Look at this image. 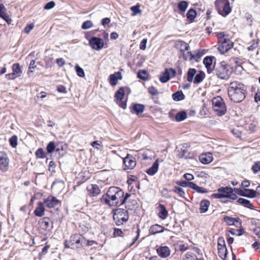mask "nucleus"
I'll return each mask as SVG.
<instances>
[{"instance_id":"de8ad7c7","label":"nucleus","mask_w":260,"mask_h":260,"mask_svg":"<svg viewBox=\"0 0 260 260\" xmlns=\"http://www.w3.org/2000/svg\"><path fill=\"white\" fill-rule=\"evenodd\" d=\"M148 76L147 72L146 70H143L139 71L138 73V77L141 79L144 80L146 79Z\"/></svg>"},{"instance_id":"c03bdc74","label":"nucleus","mask_w":260,"mask_h":260,"mask_svg":"<svg viewBox=\"0 0 260 260\" xmlns=\"http://www.w3.org/2000/svg\"><path fill=\"white\" fill-rule=\"evenodd\" d=\"M124 95V92L123 88H120L119 90L116 92L115 97L118 100H122Z\"/></svg>"},{"instance_id":"393cba45","label":"nucleus","mask_w":260,"mask_h":260,"mask_svg":"<svg viewBox=\"0 0 260 260\" xmlns=\"http://www.w3.org/2000/svg\"><path fill=\"white\" fill-rule=\"evenodd\" d=\"M145 106L142 104H134L132 110L133 112L135 113L137 115H139L143 112Z\"/></svg>"},{"instance_id":"2f4dec72","label":"nucleus","mask_w":260,"mask_h":260,"mask_svg":"<svg viewBox=\"0 0 260 260\" xmlns=\"http://www.w3.org/2000/svg\"><path fill=\"white\" fill-rule=\"evenodd\" d=\"M185 98L182 91H177L172 94V98L175 101H180L183 100Z\"/></svg>"},{"instance_id":"c9c22d12","label":"nucleus","mask_w":260,"mask_h":260,"mask_svg":"<svg viewBox=\"0 0 260 260\" xmlns=\"http://www.w3.org/2000/svg\"><path fill=\"white\" fill-rule=\"evenodd\" d=\"M140 5L139 4H137L131 7L130 9L133 12L131 14L132 16H136L137 14L142 13V10H140Z\"/></svg>"},{"instance_id":"f3484780","label":"nucleus","mask_w":260,"mask_h":260,"mask_svg":"<svg viewBox=\"0 0 260 260\" xmlns=\"http://www.w3.org/2000/svg\"><path fill=\"white\" fill-rule=\"evenodd\" d=\"M224 221L229 225H235L237 227L241 226V223L239 218H233L229 216H225L223 218Z\"/></svg>"},{"instance_id":"f704fd0d","label":"nucleus","mask_w":260,"mask_h":260,"mask_svg":"<svg viewBox=\"0 0 260 260\" xmlns=\"http://www.w3.org/2000/svg\"><path fill=\"white\" fill-rule=\"evenodd\" d=\"M197 71L194 69H189L187 72V81L188 82L193 81L194 75L196 74Z\"/></svg>"},{"instance_id":"e2e57ef3","label":"nucleus","mask_w":260,"mask_h":260,"mask_svg":"<svg viewBox=\"0 0 260 260\" xmlns=\"http://www.w3.org/2000/svg\"><path fill=\"white\" fill-rule=\"evenodd\" d=\"M36 68V66L35 64V61L34 60H32L29 66V71L31 73L34 72V70Z\"/></svg>"},{"instance_id":"412c9836","label":"nucleus","mask_w":260,"mask_h":260,"mask_svg":"<svg viewBox=\"0 0 260 260\" xmlns=\"http://www.w3.org/2000/svg\"><path fill=\"white\" fill-rule=\"evenodd\" d=\"M165 230L164 227L159 224H154L152 225L149 230V233L150 234L154 235L157 233L163 232Z\"/></svg>"},{"instance_id":"cd10ccee","label":"nucleus","mask_w":260,"mask_h":260,"mask_svg":"<svg viewBox=\"0 0 260 260\" xmlns=\"http://www.w3.org/2000/svg\"><path fill=\"white\" fill-rule=\"evenodd\" d=\"M237 202L241 205H242L243 206L248 208L249 209H253V206L250 201L245 199L243 198H239L237 200Z\"/></svg>"},{"instance_id":"6e6d98bb","label":"nucleus","mask_w":260,"mask_h":260,"mask_svg":"<svg viewBox=\"0 0 260 260\" xmlns=\"http://www.w3.org/2000/svg\"><path fill=\"white\" fill-rule=\"evenodd\" d=\"M183 58L184 59L186 60H189L190 61H192V52L190 51H187V52H183L182 53Z\"/></svg>"},{"instance_id":"69168bd1","label":"nucleus","mask_w":260,"mask_h":260,"mask_svg":"<svg viewBox=\"0 0 260 260\" xmlns=\"http://www.w3.org/2000/svg\"><path fill=\"white\" fill-rule=\"evenodd\" d=\"M166 71H168V73H169V76L171 77H173L176 75V71L174 69L172 68L166 69Z\"/></svg>"},{"instance_id":"ddd939ff","label":"nucleus","mask_w":260,"mask_h":260,"mask_svg":"<svg viewBox=\"0 0 260 260\" xmlns=\"http://www.w3.org/2000/svg\"><path fill=\"white\" fill-rule=\"evenodd\" d=\"M156 253L161 258H166L170 255L171 250L167 246H160L156 249Z\"/></svg>"},{"instance_id":"79ce46f5","label":"nucleus","mask_w":260,"mask_h":260,"mask_svg":"<svg viewBox=\"0 0 260 260\" xmlns=\"http://www.w3.org/2000/svg\"><path fill=\"white\" fill-rule=\"evenodd\" d=\"M196 15H197V12L196 11L193 9H189L187 14H186V17L187 18L189 19L190 20H193L196 17Z\"/></svg>"},{"instance_id":"5701e85b","label":"nucleus","mask_w":260,"mask_h":260,"mask_svg":"<svg viewBox=\"0 0 260 260\" xmlns=\"http://www.w3.org/2000/svg\"><path fill=\"white\" fill-rule=\"evenodd\" d=\"M212 61V58L210 56H206L203 60V63L207 68L208 73H211L212 71V69L211 68Z\"/></svg>"},{"instance_id":"6ab92c4d","label":"nucleus","mask_w":260,"mask_h":260,"mask_svg":"<svg viewBox=\"0 0 260 260\" xmlns=\"http://www.w3.org/2000/svg\"><path fill=\"white\" fill-rule=\"evenodd\" d=\"M45 210L44 204L41 202H39L37 203V207L34 211V214L38 217H42L44 215Z\"/></svg>"},{"instance_id":"a19ab883","label":"nucleus","mask_w":260,"mask_h":260,"mask_svg":"<svg viewBox=\"0 0 260 260\" xmlns=\"http://www.w3.org/2000/svg\"><path fill=\"white\" fill-rule=\"evenodd\" d=\"M188 3L186 1H182L178 4V8L180 11L184 12L188 7Z\"/></svg>"},{"instance_id":"7c9ffc66","label":"nucleus","mask_w":260,"mask_h":260,"mask_svg":"<svg viewBox=\"0 0 260 260\" xmlns=\"http://www.w3.org/2000/svg\"><path fill=\"white\" fill-rule=\"evenodd\" d=\"M177 45L180 46V50L182 53H183V52H185V51H188L189 49V46L188 44L183 41H179L177 43Z\"/></svg>"},{"instance_id":"bb28decb","label":"nucleus","mask_w":260,"mask_h":260,"mask_svg":"<svg viewBox=\"0 0 260 260\" xmlns=\"http://www.w3.org/2000/svg\"><path fill=\"white\" fill-rule=\"evenodd\" d=\"M153 157V153L151 151L148 150L141 154V158L142 161L151 160Z\"/></svg>"},{"instance_id":"f8f14e48","label":"nucleus","mask_w":260,"mask_h":260,"mask_svg":"<svg viewBox=\"0 0 260 260\" xmlns=\"http://www.w3.org/2000/svg\"><path fill=\"white\" fill-rule=\"evenodd\" d=\"M70 240V242L73 244L74 248L75 244H76V248H79L82 247L81 243L84 240V238L81 235L75 234L71 236Z\"/></svg>"},{"instance_id":"5fc2aeb1","label":"nucleus","mask_w":260,"mask_h":260,"mask_svg":"<svg viewBox=\"0 0 260 260\" xmlns=\"http://www.w3.org/2000/svg\"><path fill=\"white\" fill-rule=\"evenodd\" d=\"M254 174L257 173L258 171H260V161H256L254 163L253 166L251 168Z\"/></svg>"},{"instance_id":"a878e982","label":"nucleus","mask_w":260,"mask_h":260,"mask_svg":"<svg viewBox=\"0 0 260 260\" xmlns=\"http://www.w3.org/2000/svg\"><path fill=\"white\" fill-rule=\"evenodd\" d=\"M159 164L157 160H156L151 167L147 170L146 173L150 175H154L158 170Z\"/></svg>"},{"instance_id":"4c0bfd02","label":"nucleus","mask_w":260,"mask_h":260,"mask_svg":"<svg viewBox=\"0 0 260 260\" xmlns=\"http://www.w3.org/2000/svg\"><path fill=\"white\" fill-rule=\"evenodd\" d=\"M186 113L184 111H181L178 112L176 115L175 119L177 121H181L184 120L186 118Z\"/></svg>"},{"instance_id":"c756f323","label":"nucleus","mask_w":260,"mask_h":260,"mask_svg":"<svg viewBox=\"0 0 260 260\" xmlns=\"http://www.w3.org/2000/svg\"><path fill=\"white\" fill-rule=\"evenodd\" d=\"M232 190V188L230 187H221L217 189V192H219L224 196V198H228L229 192Z\"/></svg>"},{"instance_id":"58836bf2","label":"nucleus","mask_w":260,"mask_h":260,"mask_svg":"<svg viewBox=\"0 0 260 260\" xmlns=\"http://www.w3.org/2000/svg\"><path fill=\"white\" fill-rule=\"evenodd\" d=\"M170 79L169 73H168V71H165L159 77V80L162 83H166L168 82Z\"/></svg>"},{"instance_id":"20e7f679","label":"nucleus","mask_w":260,"mask_h":260,"mask_svg":"<svg viewBox=\"0 0 260 260\" xmlns=\"http://www.w3.org/2000/svg\"><path fill=\"white\" fill-rule=\"evenodd\" d=\"M129 216L127 210L123 209H117L113 214V219L117 225L120 226L125 223Z\"/></svg>"},{"instance_id":"37998d69","label":"nucleus","mask_w":260,"mask_h":260,"mask_svg":"<svg viewBox=\"0 0 260 260\" xmlns=\"http://www.w3.org/2000/svg\"><path fill=\"white\" fill-rule=\"evenodd\" d=\"M173 191L178 194L180 197L183 198L185 195V192L183 189L180 187L175 186L173 189Z\"/></svg>"},{"instance_id":"39448f33","label":"nucleus","mask_w":260,"mask_h":260,"mask_svg":"<svg viewBox=\"0 0 260 260\" xmlns=\"http://www.w3.org/2000/svg\"><path fill=\"white\" fill-rule=\"evenodd\" d=\"M212 102L213 109L217 115L221 116L225 113L226 106L223 99L220 96H217L214 98Z\"/></svg>"},{"instance_id":"bf43d9fd","label":"nucleus","mask_w":260,"mask_h":260,"mask_svg":"<svg viewBox=\"0 0 260 260\" xmlns=\"http://www.w3.org/2000/svg\"><path fill=\"white\" fill-rule=\"evenodd\" d=\"M258 40H257V41H253L252 44L250 45L248 47V50L249 51H252V50H253L254 49L257 48V47L258 46Z\"/></svg>"},{"instance_id":"4468645a","label":"nucleus","mask_w":260,"mask_h":260,"mask_svg":"<svg viewBox=\"0 0 260 260\" xmlns=\"http://www.w3.org/2000/svg\"><path fill=\"white\" fill-rule=\"evenodd\" d=\"M235 190L238 194L248 198H253L255 197V191L253 189L235 188Z\"/></svg>"},{"instance_id":"dca6fc26","label":"nucleus","mask_w":260,"mask_h":260,"mask_svg":"<svg viewBox=\"0 0 260 260\" xmlns=\"http://www.w3.org/2000/svg\"><path fill=\"white\" fill-rule=\"evenodd\" d=\"M122 79V75L120 72H117L109 76V82L112 86L116 85L118 83V80Z\"/></svg>"},{"instance_id":"4d7b16f0","label":"nucleus","mask_w":260,"mask_h":260,"mask_svg":"<svg viewBox=\"0 0 260 260\" xmlns=\"http://www.w3.org/2000/svg\"><path fill=\"white\" fill-rule=\"evenodd\" d=\"M148 91L152 95H156L158 94L157 89L153 86H150L148 88Z\"/></svg>"},{"instance_id":"a211bd4d","label":"nucleus","mask_w":260,"mask_h":260,"mask_svg":"<svg viewBox=\"0 0 260 260\" xmlns=\"http://www.w3.org/2000/svg\"><path fill=\"white\" fill-rule=\"evenodd\" d=\"M199 159L202 163L208 164L213 160L212 154L210 152L202 154L199 156Z\"/></svg>"},{"instance_id":"8fccbe9b","label":"nucleus","mask_w":260,"mask_h":260,"mask_svg":"<svg viewBox=\"0 0 260 260\" xmlns=\"http://www.w3.org/2000/svg\"><path fill=\"white\" fill-rule=\"evenodd\" d=\"M202 55V54L199 50H196L193 51V52H192V61L193 60L197 61L201 57Z\"/></svg>"},{"instance_id":"774afa93","label":"nucleus","mask_w":260,"mask_h":260,"mask_svg":"<svg viewBox=\"0 0 260 260\" xmlns=\"http://www.w3.org/2000/svg\"><path fill=\"white\" fill-rule=\"evenodd\" d=\"M254 234L260 239V227H256L253 230Z\"/></svg>"},{"instance_id":"9b49d317","label":"nucleus","mask_w":260,"mask_h":260,"mask_svg":"<svg viewBox=\"0 0 260 260\" xmlns=\"http://www.w3.org/2000/svg\"><path fill=\"white\" fill-rule=\"evenodd\" d=\"M9 164L7 154L4 151H0V169L2 171H6Z\"/></svg>"},{"instance_id":"c85d7f7f","label":"nucleus","mask_w":260,"mask_h":260,"mask_svg":"<svg viewBox=\"0 0 260 260\" xmlns=\"http://www.w3.org/2000/svg\"><path fill=\"white\" fill-rule=\"evenodd\" d=\"M13 75L17 77H20L22 73L21 69L18 63H14L12 66Z\"/></svg>"},{"instance_id":"4be33fe9","label":"nucleus","mask_w":260,"mask_h":260,"mask_svg":"<svg viewBox=\"0 0 260 260\" xmlns=\"http://www.w3.org/2000/svg\"><path fill=\"white\" fill-rule=\"evenodd\" d=\"M168 215V212L165 206L162 204H159L158 206V216L161 219H165Z\"/></svg>"},{"instance_id":"72a5a7b5","label":"nucleus","mask_w":260,"mask_h":260,"mask_svg":"<svg viewBox=\"0 0 260 260\" xmlns=\"http://www.w3.org/2000/svg\"><path fill=\"white\" fill-rule=\"evenodd\" d=\"M183 260H201L197 257V256L191 252H187L183 258Z\"/></svg>"},{"instance_id":"f257e3e1","label":"nucleus","mask_w":260,"mask_h":260,"mask_svg":"<svg viewBox=\"0 0 260 260\" xmlns=\"http://www.w3.org/2000/svg\"><path fill=\"white\" fill-rule=\"evenodd\" d=\"M124 192L119 187H110L106 193L101 199L102 203L109 206L115 207L121 205V201Z\"/></svg>"},{"instance_id":"6e6552de","label":"nucleus","mask_w":260,"mask_h":260,"mask_svg":"<svg viewBox=\"0 0 260 260\" xmlns=\"http://www.w3.org/2000/svg\"><path fill=\"white\" fill-rule=\"evenodd\" d=\"M234 43L230 39H223L221 41V44L218 50L221 54H224L233 47Z\"/></svg>"},{"instance_id":"49530a36","label":"nucleus","mask_w":260,"mask_h":260,"mask_svg":"<svg viewBox=\"0 0 260 260\" xmlns=\"http://www.w3.org/2000/svg\"><path fill=\"white\" fill-rule=\"evenodd\" d=\"M17 140L16 136H13L9 139L10 144L13 148H15L17 146Z\"/></svg>"},{"instance_id":"338daca9","label":"nucleus","mask_w":260,"mask_h":260,"mask_svg":"<svg viewBox=\"0 0 260 260\" xmlns=\"http://www.w3.org/2000/svg\"><path fill=\"white\" fill-rule=\"evenodd\" d=\"M184 178L187 181H191L194 179L193 176L189 173H186L183 175Z\"/></svg>"},{"instance_id":"e433bc0d","label":"nucleus","mask_w":260,"mask_h":260,"mask_svg":"<svg viewBox=\"0 0 260 260\" xmlns=\"http://www.w3.org/2000/svg\"><path fill=\"white\" fill-rule=\"evenodd\" d=\"M205 77V74L203 72H200L199 74H197L193 79V82L194 83H199L201 82Z\"/></svg>"},{"instance_id":"680f3d73","label":"nucleus","mask_w":260,"mask_h":260,"mask_svg":"<svg viewBox=\"0 0 260 260\" xmlns=\"http://www.w3.org/2000/svg\"><path fill=\"white\" fill-rule=\"evenodd\" d=\"M55 6V3L53 1H51L47 3L44 6V9L49 10L53 8Z\"/></svg>"},{"instance_id":"3c124183","label":"nucleus","mask_w":260,"mask_h":260,"mask_svg":"<svg viewBox=\"0 0 260 260\" xmlns=\"http://www.w3.org/2000/svg\"><path fill=\"white\" fill-rule=\"evenodd\" d=\"M93 26V23L91 21L87 20L83 22L82 25V28L83 29H87L91 28Z\"/></svg>"},{"instance_id":"0e129e2a","label":"nucleus","mask_w":260,"mask_h":260,"mask_svg":"<svg viewBox=\"0 0 260 260\" xmlns=\"http://www.w3.org/2000/svg\"><path fill=\"white\" fill-rule=\"evenodd\" d=\"M146 44H147V39H143L140 45V49L141 50H145L146 48Z\"/></svg>"},{"instance_id":"864d4df0","label":"nucleus","mask_w":260,"mask_h":260,"mask_svg":"<svg viewBox=\"0 0 260 260\" xmlns=\"http://www.w3.org/2000/svg\"><path fill=\"white\" fill-rule=\"evenodd\" d=\"M6 9L3 4L0 5V17L3 18L7 17Z\"/></svg>"},{"instance_id":"aec40b11","label":"nucleus","mask_w":260,"mask_h":260,"mask_svg":"<svg viewBox=\"0 0 260 260\" xmlns=\"http://www.w3.org/2000/svg\"><path fill=\"white\" fill-rule=\"evenodd\" d=\"M87 190L89 194L92 196H96L101 192L99 187L96 184H89L87 187Z\"/></svg>"},{"instance_id":"0eeeda50","label":"nucleus","mask_w":260,"mask_h":260,"mask_svg":"<svg viewBox=\"0 0 260 260\" xmlns=\"http://www.w3.org/2000/svg\"><path fill=\"white\" fill-rule=\"evenodd\" d=\"M218 254L219 256L223 260H225L228 250L225 244L224 240L222 238H219L218 240Z\"/></svg>"},{"instance_id":"a18cd8bd","label":"nucleus","mask_w":260,"mask_h":260,"mask_svg":"<svg viewBox=\"0 0 260 260\" xmlns=\"http://www.w3.org/2000/svg\"><path fill=\"white\" fill-rule=\"evenodd\" d=\"M75 68L78 76L80 77H84L85 76L84 71L82 68L80 67L78 64L75 66Z\"/></svg>"},{"instance_id":"2eb2a0df","label":"nucleus","mask_w":260,"mask_h":260,"mask_svg":"<svg viewBox=\"0 0 260 260\" xmlns=\"http://www.w3.org/2000/svg\"><path fill=\"white\" fill-rule=\"evenodd\" d=\"M59 201L53 196H48L46 199H44V204L45 206L49 208L55 207L59 203Z\"/></svg>"},{"instance_id":"473e14b6","label":"nucleus","mask_w":260,"mask_h":260,"mask_svg":"<svg viewBox=\"0 0 260 260\" xmlns=\"http://www.w3.org/2000/svg\"><path fill=\"white\" fill-rule=\"evenodd\" d=\"M189 184V187L190 188L193 189V190H196L197 192L199 193H204L206 192V191L205 190V189L203 187H200L198 186L196 184H195L193 182H190Z\"/></svg>"},{"instance_id":"13d9d810","label":"nucleus","mask_w":260,"mask_h":260,"mask_svg":"<svg viewBox=\"0 0 260 260\" xmlns=\"http://www.w3.org/2000/svg\"><path fill=\"white\" fill-rule=\"evenodd\" d=\"M190 182L189 181H177L176 182V183L181 186V187H189V183Z\"/></svg>"},{"instance_id":"052dcab7","label":"nucleus","mask_w":260,"mask_h":260,"mask_svg":"<svg viewBox=\"0 0 260 260\" xmlns=\"http://www.w3.org/2000/svg\"><path fill=\"white\" fill-rule=\"evenodd\" d=\"M34 24L33 23H30L27 24L25 27L24 31L26 34H29V32L34 28Z\"/></svg>"},{"instance_id":"1a4fd4ad","label":"nucleus","mask_w":260,"mask_h":260,"mask_svg":"<svg viewBox=\"0 0 260 260\" xmlns=\"http://www.w3.org/2000/svg\"><path fill=\"white\" fill-rule=\"evenodd\" d=\"M89 44L92 49L95 50H100L104 46L103 39L95 37H93L90 39Z\"/></svg>"},{"instance_id":"9d476101","label":"nucleus","mask_w":260,"mask_h":260,"mask_svg":"<svg viewBox=\"0 0 260 260\" xmlns=\"http://www.w3.org/2000/svg\"><path fill=\"white\" fill-rule=\"evenodd\" d=\"M122 159L125 169L132 170L136 166V159L132 155L127 154L126 156Z\"/></svg>"},{"instance_id":"7ed1b4c3","label":"nucleus","mask_w":260,"mask_h":260,"mask_svg":"<svg viewBox=\"0 0 260 260\" xmlns=\"http://www.w3.org/2000/svg\"><path fill=\"white\" fill-rule=\"evenodd\" d=\"M217 77L221 79H228L231 76L232 71L231 67L224 62H221L215 67Z\"/></svg>"},{"instance_id":"b1692460","label":"nucleus","mask_w":260,"mask_h":260,"mask_svg":"<svg viewBox=\"0 0 260 260\" xmlns=\"http://www.w3.org/2000/svg\"><path fill=\"white\" fill-rule=\"evenodd\" d=\"M210 204V202L207 200L201 201L200 204V212L203 213L207 211Z\"/></svg>"},{"instance_id":"f03ea898","label":"nucleus","mask_w":260,"mask_h":260,"mask_svg":"<svg viewBox=\"0 0 260 260\" xmlns=\"http://www.w3.org/2000/svg\"><path fill=\"white\" fill-rule=\"evenodd\" d=\"M246 88L241 82L234 81L228 87V95L231 100L235 102H242L246 96Z\"/></svg>"},{"instance_id":"603ef678","label":"nucleus","mask_w":260,"mask_h":260,"mask_svg":"<svg viewBox=\"0 0 260 260\" xmlns=\"http://www.w3.org/2000/svg\"><path fill=\"white\" fill-rule=\"evenodd\" d=\"M55 144L53 142H50L47 146V150L49 153H52L55 150Z\"/></svg>"},{"instance_id":"ea45409f","label":"nucleus","mask_w":260,"mask_h":260,"mask_svg":"<svg viewBox=\"0 0 260 260\" xmlns=\"http://www.w3.org/2000/svg\"><path fill=\"white\" fill-rule=\"evenodd\" d=\"M50 219L48 217H44L42 219L41 221V226L43 228V229L45 230H47L50 228Z\"/></svg>"},{"instance_id":"09e8293b","label":"nucleus","mask_w":260,"mask_h":260,"mask_svg":"<svg viewBox=\"0 0 260 260\" xmlns=\"http://www.w3.org/2000/svg\"><path fill=\"white\" fill-rule=\"evenodd\" d=\"M36 155L40 158H43L46 157V153L42 148L38 149L36 152Z\"/></svg>"},{"instance_id":"423d86ee","label":"nucleus","mask_w":260,"mask_h":260,"mask_svg":"<svg viewBox=\"0 0 260 260\" xmlns=\"http://www.w3.org/2000/svg\"><path fill=\"white\" fill-rule=\"evenodd\" d=\"M217 6L218 13L223 16H226L231 12V8L228 1H221Z\"/></svg>"}]
</instances>
